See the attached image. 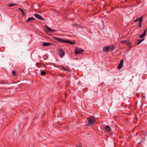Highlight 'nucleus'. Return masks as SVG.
Instances as JSON below:
<instances>
[{"instance_id":"obj_1","label":"nucleus","mask_w":147,"mask_h":147,"mask_svg":"<svg viewBox=\"0 0 147 147\" xmlns=\"http://www.w3.org/2000/svg\"><path fill=\"white\" fill-rule=\"evenodd\" d=\"M53 38L54 39L60 42L69 43L70 45H74L75 44V42L74 41H71L68 39L63 40L62 38L56 37H53Z\"/></svg>"},{"instance_id":"obj_2","label":"nucleus","mask_w":147,"mask_h":147,"mask_svg":"<svg viewBox=\"0 0 147 147\" xmlns=\"http://www.w3.org/2000/svg\"><path fill=\"white\" fill-rule=\"evenodd\" d=\"M88 121V125H93L94 122L96 121V119L93 116H90L89 117H87V118Z\"/></svg>"},{"instance_id":"obj_3","label":"nucleus","mask_w":147,"mask_h":147,"mask_svg":"<svg viewBox=\"0 0 147 147\" xmlns=\"http://www.w3.org/2000/svg\"><path fill=\"white\" fill-rule=\"evenodd\" d=\"M115 47L114 45H112L110 46H106L104 47L102 49L103 52H108L109 51L112 52L115 49Z\"/></svg>"},{"instance_id":"obj_4","label":"nucleus","mask_w":147,"mask_h":147,"mask_svg":"<svg viewBox=\"0 0 147 147\" xmlns=\"http://www.w3.org/2000/svg\"><path fill=\"white\" fill-rule=\"evenodd\" d=\"M84 50L81 48L76 47L75 51V53L76 55L78 54H82Z\"/></svg>"},{"instance_id":"obj_5","label":"nucleus","mask_w":147,"mask_h":147,"mask_svg":"<svg viewBox=\"0 0 147 147\" xmlns=\"http://www.w3.org/2000/svg\"><path fill=\"white\" fill-rule=\"evenodd\" d=\"M58 55L61 58H62L64 56L65 53L64 50L61 48H60L58 49Z\"/></svg>"},{"instance_id":"obj_6","label":"nucleus","mask_w":147,"mask_h":147,"mask_svg":"<svg viewBox=\"0 0 147 147\" xmlns=\"http://www.w3.org/2000/svg\"><path fill=\"white\" fill-rule=\"evenodd\" d=\"M34 16L37 18L42 21H45V20L40 15L38 14L35 13L34 14Z\"/></svg>"},{"instance_id":"obj_7","label":"nucleus","mask_w":147,"mask_h":147,"mask_svg":"<svg viewBox=\"0 0 147 147\" xmlns=\"http://www.w3.org/2000/svg\"><path fill=\"white\" fill-rule=\"evenodd\" d=\"M45 27H46L45 30L47 32H54L55 31V30L51 29L47 25L45 26Z\"/></svg>"},{"instance_id":"obj_8","label":"nucleus","mask_w":147,"mask_h":147,"mask_svg":"<svg viewBox=\"0 0 147 147\" xmlns=\"http://www.w3.org/2000/svg\"><path fill=\"white\" fill-rule=\"evenodd\" d=\"M124 61L123 59H121L120 62V63L118 65V69H120L123 66Z\"/></svg>"},{"instance_id":"obj_9","label":"nucleus","mask_w":147,"mask_h":147,"mask_svg":"<svg viewBox=\"0 0 147 147\" xmlns=\"http://www.w3.org/2000/svg\"><path fill=\"white\" fill-rule=\"evenodd\" d=\"M54 44L51 43L50 42H44L42 44V45L43 47H45L47 46L54 45Z\"/></svg>"},{"instance_id":"obj_10","label":"nucleus","mask_w":147,"mask_h":147,"mask_svg":"<svg viewBox=\"0 0 147 147\" xmlns=\"http://www.w3.org/2000/svg\"><path fill=\"white\" fill-rule=\"evenodd\" d=\"M35 18L33 17H29L28 18L26 21V22L27 23H29L31 22L32 21L35 20Z\"/></svg>"},{"instance_id":"obj_11","label":"nucleus","mask_w":147,"mask_h":147,"mask_svg":"<svg viewBox=\"0 0 147 147\" xmlns=\"http://www.w3.org/2000/svg\"><path fill=\"white\" fill-rule=\"evenodd\" d=\"M105 129L106 130V131L107 132H108L111 131V128L109 126L107 125L105 127Z\"/></svg>"},{"instance_id":"obj_12","label":"nucleus","mask_w":147,"mask_h":147,"mask_svg":"<svg viewBox=\"0 0 147 147\" xmlns=\"http://www.w3.org/2000/svg\"><path fill=\"white\" fill-rule=\"evenodd\" d=\"M18 9V11H20L22 12V16L24 17L25 16V13L24 12V11L23 10L20 8H19Z\"/></svg>"},{"instance_id":"obj_13","label":"nucleus","mask_w":147,"mask_h":147,"mask_svg":"<svg viewBox=\"0 0 147 147\" xmlns=\"http://www.w3.org/2000/svg\"><path fill=\"white\" fill-rule=\"evenodd\" d=\"M61 68L60 69L62 70H63L64 71H68L66 68L63 66H61Z\"/></svg>"},{"instance_id":"obj_14","label":"nucleus","mask_w":147,"mask_h":147,"mask_svg":"<svg viewBox=\"0 0 147 147\" xmlns=\"http://www.w3.org/2000/svg\"><path fill=\"white\" fill-rule=\"evenodd\" d=\"M144 40V39L141 40H139L138 39V41L137 44V45H138L139 44H140L142 41H143Z\"/></svg>"},{"instance_id":"obj_15","label":"nucleus","mask_w":147,"mask_h":147,"mask_svg":"<svg viewBox=\"0 0 147 147\" xmlns=\"http://www.w3.org/2000/svg\"><path fill=\"white\" fill-rule=\"evenodd\" d=\"M40 74L41 75L44 76L46 74V73L44 71H42L40 72Z\"/></svg>"},{"instance_id":"obj_16","label":"nucleus","mask_w":147,"mask_h":147,"mask_svg":"<svg viewBox=\"0 0 147 147\" xmlns=\"http://www.w3.org/2000/svg\"><path fill=\"white\" fill-rule=\"evenodd\" d=\"M132 43L130 42L129 41H127L126 44L128 45L130 47V49H131V45L132 44Z\"/></svg>"},{"instance_id":"obj_17","label":"nucleus","mask_w":147,"mask_h":147,"mask_svg":"<svg viewBox=\"0 0 147 147\" xmlns=\"http://www.w3.org/2000/svg\"><path fill=\"white\" fill-rule=\"evenodd\" d=\"M76 27H78L81 28H82L83 26L80 24H74Z\"/></svg>"},{"instance_id":"obj_18","label":"nucleus","mask_w":147,"mask_h":147,"mask_svg":"<svg viewBox=\"0 0 147 147\" xmlns=\"http://www.w3.org/2000/svg\"><path fill=\"white\" fill-rule=\"evenodd\" d=\"M143 16H142L139 18V23H142V19Z\"/></svg>"},{"instance_id":"obj_19","label":"nucleus","mask_w":147,"mask_h":147,"mask_svg":"<svg viewBox=\"0 0 147 147\" xmlns=\"http://www.w3.org/2000/svg\"><path fill=\"white\" fill-rule=\"evenodd\" d=\"M17 4H14V3H10L8 5V6L9 7H11L13 6L17 5Z\"/></svg>"},{"instance_id":"obj_20","label":"nucleus","mask_w":147,"mask_h":147,"mask_svg":"<svg viewBox=\"0 0 147 147\" xmlns=\"http://www.w3.org/2000/svg\"><path fill=\"white\" fill-rule=\"evenodd\" d=\"M145 36V35L143 33L142 34H141L140 35V36H139V38H143Z\"/></svg>"},{"instance_id":"obj_21","label":"nucleus","mask_w":147,"mask_h":147,"mask_svg":"<svg viewBox=\"0 0 147 147\" xmlns=\"http://www.w3.org/2000/svg\"><path fill=\"white\" fill-rule=\"evenodd\" d=\"M16 71L15 70L12 71V74L14 76H16Z\"/></svg>"},{"instance_id":"obj_22","label":"nucleus","mask_w":147,"mask_h":147,"mask_svg":"<svg viewBox=\"0 0 147 147\" xmlns=\"http://www.w3.org/2000/svg\"><path fill=\"white\" fill-rule=\"evenodd\" d=\"M127 41L126 40H123L121 41V43L122 44L125 43L126 44Z\"/></svg>"},{"instance_id":"obj_23","label":"nucleus","mask_w":147,"mask_h":147,"mask_svg":"<svg viewBox=\"0 0 147 147\" xmlns=\"http://www.w3.org/2000/svg\"><path fill=\"white\" fill-rule=\"evenodd\" d=\"M36 65L38 66V67H40V65L39 63H36Z\"/></svg>"},{"instance_id":"obj_24","label":"nucleus","mask_w":147,"mask_h":147,"mask_svg":"<svg viewBox=\"0 0 147 147\" xmlns=\"http://www.w3.org/2000/svg\"><path fill=\"white\" fill-rule=\"evenodd\" d=\"M146 31H147V29H146L144 30V31L143 33V34H145V35L146 33Z\"/></svg>"},{"instance_id":"obj_25","label":"nucleus","mask_w":147,"mask_h":147,"mask_svg":"<svg viewBox=\"0 0 147 147\" xmlns=\"http://www.w3.org/2000/svg\"><path fill=\"white\" fill-rule=\"evenodd\" d=\"M139 18H137L136 20L134 21V22H137Z\"/></svg>"},{"instance_id":"obj_26","label":"nucleus","mask_w":147,"mask_h":147,"mask_svg":"<svg viewBox=\"0 0 147 147\" xmlns=\"http://www.w3.org/2000/svg\"><path fill=\"white\" fill-rule=\"evenodd\" d=\"M138 26H140V27H141L142 26L141 23H139Z\"/></svg>"},{"instance_id":"obj_27","label":"nucleus","mask_w":147,"mask_h":147,"mask_svg":"<svg viewBox=\"0 0 147 147\" xmlns=\"http://www.w3.org/2000/svg\"><path fill=\"white\" fill-rule=\"evenodd\" d=\"M76 147H82V146H79V145H77L76 146Z\"/></svg>"},{"instance_id":"obj_28","label":"nucleus","mask_w":147,"mask_h":147,"mask_svg":"<svg viewBox=\"0 0 147 147\" xmlns=\"http://www.w3.org/2000/svg\"><path fill=\"white\" fill-rule=\"evenodd\" d=\"M84 89H85V90H85V91H86L88 90V89H87V88H84Z\"/></svg>"},{"instance_id":"obj_29","label":"nucleus","mask_w":147,"mask_h":147,"mask_svg":"<svg viewBox=\"0 0 147 147\" xmlns=\"http://www.w3.org/2000/svg\"><path fill=\"white\" fill-rule=\"evenodd\" d=\"M38 57H39V58H41V57L40 56H39V55L38 56Z\"/></svg>"}]
</instances>
